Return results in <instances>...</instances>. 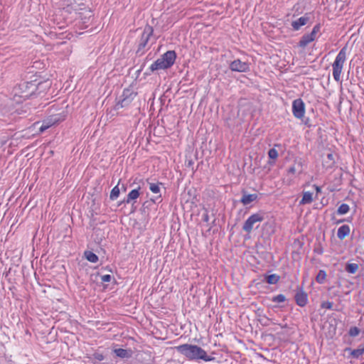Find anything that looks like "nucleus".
Here are the masks:
<instances>
[{"mask_svg":"<svg viewBox=\"0 0 364 364\" xmlns=\"http://www.w3.org/2000/svg\"><path fill=\"white\" fill-rule=\"evenodd\" d=\"M177 352L184 355L188 360H202L213 361L215 358L207 354L206 351L197 345L185 343L175 347Z\"/></svg>","mask_w":364,"mask_h":364,"instance_id":"f257e3e1","label":"nucleus"},{"mask_svg":"<svg viewBox=\"0 0 364 364\" xmlns=\"http://www.w3.org/2000/svg\"><path fill=\"white\" fill-rule=\"evenodd\" d=\"M34 80L31 81H21L14 87V97H19L23 100L28 99L36 95Z\"/></svg>","mask_w":364,"mask_h":364,"instance_id":"f03ea898","label":"nucleus"},{"mask_svg":"<svg viewBox=\"0 0 364 364\" xmlns=\"http://www.w3.org/2000/svg\"><path fill=\"white\" fill-rule=\"evenodd\" d=\"M136 95L137 92H134L132 87L125 88L120 96L119 100L115 105L114 109L117 110L120 108L127 107Z\"/></svg>","mask_w":364,"mask_h":364,"instance_id":"7ed1b4c3","label":"nucleus"},{"mask_svg":"<svg viewBox=\"0 0 364 364\" xmlns=\"http://www.w3.org/2000/svg\"><path fill=\"white\" fill-rule=\"evenodd\" d=\"M154 33V28L151 26H146L144 31L141 34L139 43L138 44V48L136 51V55H141L144 53V48H146L150 37L153 35Z\"/></svg>","mask_w":364,"mask_h":364,"instance_id":"20e7f679","label":"nucleus"},{"mask_svg":"<svg viewBox=\"0 0 364 364\" xmlns=\"http://www.w3.org/2000/svg\"><path fill=\"white\" fill-rule=\"evenodd\" d=\"M321 26L319 23L315 25L309 33L303 35L299 43L298 46L302 48H306L310 43L313 42L317 36L318 33L320 31Z\"/></svg>","mask_w":364,"mask_h":364,"instance_id":"39448f33","label":"nucleus"},{"mask_svg":"<svg viewBox=\"0 0 364 364\" xmlns=\"http://www.w3.org/2000/svg\"><path fill=\"white\" fill-rule=\"evenodd\" d=\"M264 215V213L261 211L251 215L244 223L242 230L247 233H250L256 223L263 221Z\"/></svg>","mask_w":364,"mask_h":364,"instance_id":"423d86ee","label":"nucleus"},{"mask_svg":"<svg viewBox=\"0 0 364 364\" xmlns=\"http://www.w3.org/2000/svg\"><path fill=\"white\" fill-rule=\"evenodd\" d=\"M292 112L297 119H301L305 114V105L301 98L294 100L292 102Z\"/></svg>","mask_w":364,"mask_h":364,"instance_id":"0eeeda50","label":"nucleus"},{"mask_svg":"<svg viewBox=\"0 0 364 364\" xmlns=\"http://www.w3.org/2000/svg\"><path fill=\"white\" fill-rule=\"evenodd\" d=\"M229 68L232 71L239 73H247L250 70V63L247 62H242L240 59H236L232 61Z\"/></svg>","mask_w":364,"mask_h":364,"instance_id":"6e6552de","label":"nucleus"},{"mask_svg":"<svg viewBox=\"0 0 364 364\" xmlns=\"http://www.w3.org/2000/svg\"><path fill=\"white\" fill-rule=\"evenodd\" d=\"M34 86L36 88L35 95L37 96L48 90L51 86V82L49 80H41L40 79L35 78Z\"/></svg>","mask_w":364,"mask_h":364,"instance_id":"1a4fd4ad","label":"nucleus"},{"mask_svg":"<svg viewBox=\"0 0 364 364\" xmlns=\"http://www.w3.org/2000/svg\"><path fill=\"white\" fill-rule=\"evenodd\" d=\"M75 13L78 14L79 18L82 20V23L84 25V26L87 27V23L90 21L93 16L92 11L90 9L84 6L82 11H79Z\"/></svg>","mask_w":364,"mask_h":364,"instance_id":"9d476101","label":"nucleus"},{"mask_svg":"<svg viewBox=\"0 0 364 364\" xmlns=\"http://www.w3.org/2000/svg\"><path fill=\"white\" fill-rule=\"evenodd\" d=\"M341 50H340L336 58L334 63H333V76L334 79L338 82L340 80V75L341 73Z\"/></svg>","mask_w":364,"mask_h":364,"instance_id":"9b49d317","label":"nucleus"},{"mask_svg":"<svg viewBox=\"0 0 364 364\" xmlns=\"http://www.w3.org/2000/svg\"><path fill=\"white\" fill-rule=\"evenodd\" d=\"M294 299L296 304L301 307H304L306 305L308 301V295L303 290L302 287L299 288L296 292Z\"/></svg>","mask_w":364,"mask_h":364,"instance_id":"f8f14e48","label":"nucleus"},{"mask_svg":"<svg viewBox=\"0 0 364 364\" xmlns=\"http://www.w3.org/2000/svg\"><path fill=\"white\" fill-rule=\"evenodd\" d=\"M165 65L171 67L176 59V53L174 50H168L159 58Z\"/></svg>","mask_w":364,"mask_h":364,"instance_id":"ddd939ff","label":"nucleus"},{"mask_svg":"<svg viewBox=\"0 0 364 364\" xmlns=\"http://www.w3.org/2000/svg\"><path fill=\"white\" fill-rule=\"evenodd\" d=\"M65 117H66V115L65 114L64 112H61L59 113L50 114L46 119L48 121V122L52 127L60 122L64 121L65 119Z\"/></svg>","mask_w":364,"mask_h":364,"instance_id":"4468645a","label":"nucleus"},{"mask_svg":"<svg viewBox=\"0 0 364 364\" xmlns=\"http://www.w3.org/2000/svg\"><path fill=\"white\" fill-rule=\"evenodd\" d=\"M309 21V17L307 14L299 18L296 21H293L291 22V26L294 31H298L300 28L304 25H306Z\"/></svg>","mask_w":364,"mask_h":364,"instance_id":"2eb2a0df","label":"nucleus"},{"mask_svg":"<svg viewBox=\"0 0 364 364\" xmlns=\"http://www.w3.org/2000/svg\"><path fill=\"white\" fill-rule=\"evenodd\" d=\"M262 234L270 236L275 232V225L273 221H267L262 225Z\"/></svg>","mask_w":364,"mask_h":364,"instance_id":"dca6fc26","label":"nucleus"},{"mask_svg":"<svg viewBox=\"0 0 364 364\" xmlns=\"http://www.w3.org/2000/svg\"><path fill=\"white\" fill-rule=\"evenodd\" d=\"M140 187L136 189L132 190L127 195V198L122 201L119 205H120L122 203H130L132 200H134L139 198L140 196L139 193Z\"/></svg>","mask_w":364,"mask_h":364,"instance_id":"f3484780","label":"nucleus"},{"mask_svg":"<svg viewBox=\"0 0 364 364\" xmlns=\"http://www.w3.org/2000/svg\"><path fill=\"white\" fill-rule=\"evenodd\" d=\"M258 198V196L255 193L253 194H246L245 191H242V197L240 199V202L244 205H247L252 202L256 200Z\"/></svg>","mask_w":364,"mask_h":364,"instance_id":"a211bd4d","label":"nucleus"},{"mask_svg":"<svg viewBox=\"0 0 364 364\" xmlns=\"http://www.w3.org/2000/svg\"><path fill=\"white\" fill-rule=\"evenodd\" d=\"M113 352L120 358H130L132 356V350L131 349L116 348Z\"/></svg>","mask_w":364,"mask_h":364,"instance_id":"6ab92c4d","label":"nucleus"},{"mask_svg":"<svg viewBox=\"0 0 364 364\" xmlns=\"http://www.w3.org/2000/svg\"><path fill=\"white\" fill-rule=\"evenodd\" d=\"M169 68L170 67H168L167 65H165L160 58H158L151 65L149 70L151 72H154L159 70H166Z\"/></svg>","mask_w":364,"mask_h":364,"instance_id":"aec40b11","label":"nucleus"},{"mask_svg":"<svg viewBox=\"0 0 364 364\" xmlns=\"http://www.w3.org/2000/svg\"><path fill=\"white\" fill-rule=\"evenodd\" d=\"M336 157H338L337 154L333 153H328L326 154V158L323 159V165L326 168H331L335 164Z\"/></svg>","mask_w":364,"mask_h":364,"instance_id":"412c9836","label":"nucleus"},{"mask_svg":"<svg viewBox=\"0 0 364 364\" xmlns=\"http://www.w3.org/2000/svg\"><path fill=\"white\" fill-rule=\"evenodd\" d=\"M313 201V193L306 191L303 193L302 198L299 202L300 205L310 204Z\"/></svg>","mask_w":364,"mask_h":364,"instance_id":"4be33fe9","label":"nucleus"},{"mask_svg":"<svg viewBox=\"0 0 364 364\" xmlns=\"http://www.w3.org/2000/svg\"><path fill=\"white\" fill-rule=\"evenodd\" d=\"M84 257L90 262L96 263L99 260L98 256L92 251L86 250L84 252Z\"/></svg>","mask_w":364,"mask_h":364,"instance_id":"5701e85b","label":"nucleus"},{"mask_svg":"<svg viewBox=\"0 0 364 364\" xmlns=\"http://www.w3.org/2000/svg\"><path fill=\"white\" fill-rule=\"evenodd\" d=\"M264 277L266 282L269 284H275L280 279V277L276 274L265 275Z\"/></svg>","mask_w":364,"mask_h":364,"instance_id":"b1692460","label":"nucleus"},{"mask_svg":"<svg viewBox=\"0 0 364 364\" xmlns=\"http://www.w3.org/2000/svg\"><path fill=\"white\" fill-rule=\"evenodd\" d=\"M321 306L323 309H333V310L339 311L338 304H335L333 301H323L321 303Z\"/></svg>","mask_w":364,"mask_h":364,"instance_id":"393cba45","label":"nucleus"},{"mask_svg":"<svg viewBox=\"0 0 364 364\" xmlns=\"http://www.w3.org/2000/svg\"><path fill=\"white\" fill-rule=\"evenodd\" d=\"M147 183H149V189L150 191L153 193H160V191H161V188H160V185H162V183H149V179L146 180Z\"/></svg>","mask_w":364,"mask_h":364,"instance_id":"a878e982","label":"nucleus"},{"mask_svg":"<svg viewBox=\"0 0 364 364\" xmlns=\"http://www.w3.org/2000/svg\"><path fill=\"white\" fill-rule=\"evenodd\" d=\"M119 182L111 191V193L109 195V198L111 200H116L119 196L120 190L119 188Z\"/></svg>","mask_w":364,"mask_h":364,"instance_id":"bb28decb","label":"nucleus"},{"mask_svg":"<svg viewBox=\"0 0 364 364\" xmlns=\"http://www.w3.org/2000/svg\"><path fill=\"white\" fill-rule=\"evenodd\" d=\"M363 354H364V345L362 347H360L357 349L352 350L350 351V355L355 358H358Z\"/></svg>","mask_w":364,"mask_h":364,"instance_id":"cd10ccee","label":"nucleus"},{"mask_svg":"<svg viewBox=\"0 0 364 364\" xmlns=\"http://www.w3.org/2000/svg\"><path fill=\"white\" fill-rule=\"evenodd\" d=\"M326 271L321 269L318 271V272L316 275V281L318 284H323L324 282V281L326 280Z\"/></svg>","mask_w":364,"mask_h":364,"instance_id":"c85d7f7f","label":"nucleus"},{"mask_svg":"<svg viewBox=\"0 0 364 364\" xmlns=\"http://www.w3.org/2000/svg\"><path fill=\"white\" fill-rule=\"evenodd\" d=\"M359 269V266L358 264L355 263H350L347 264L346 267V269L348 272L354 274Z\"/></svg>","mask_w":364,"mask_h":364,"instance_id":"c756f323","label":"nucleus"},{"mask_svg":"<svg viewBox=\"0 0 364 364\" xmlns=\"http://www.w3.org/2000/svg\"><path fill=\"white\" fill-rule=\"evenodd\" d=\"M336 215H341V205H338V203H337V210L333 213L332 216V220L334 222V223L339 224L341 223V220H337L336 218Z\"/></svg>","mask_w":364,"mask_h":364,"instance_id":"7c9ffc66","label":"nucleus"},{"mask_svg":"<svg viewBox=\"0 0 364 364\" xmlns=\"http://www.w3.org/2000/svg\"><path fill=\"white\" fill-rule=\"evenodd\" d=\"M285 301H286V296L282 294H278L277 296H274L272 298V301H273L274 303H282V302H284Z\"/></svg>","mask_w":364,"mask_h":364,"instance_id":"2f4dec72","label":"nucleus"},{"mask_svg":"<svg viewBox=\"0 0 364 364\" xmlns=\"http://www.w3.org/2000/svg\"><path fill=\"white\" fill-rule=\"evenodd\" d=\"M90 359H93V360H98V361H102L104 360L105 358V356L102 353L98 352V351H95L91 357H89Z\"/></svg>","mask_w":364,"mask_h":364,"instance_id":"473e14b6","label":"nucleus"},{"mask_svg":"<svg viewBox=\"0 0 364 364\" xmlns=\"http://www.w3.org/2000/svg\"><path fill=\"white\" fill-rule=\"evenodd\" d=\"M268 156L271 159H276L278 157V151L275 149H270L268 151Z\"/></svg>","mask_w":364,"mask_h":364,"instance_id":"72a5a7b5","label":"nucleus"},{"mask_svg":"<svg viewBox=\"0 0 364 364\" xmlns=\"http://www.w3.org/2000/svg\"><path fill=\"white\" fill-rule=\"evenodd\" d=\"M360 333V329L356 327V326H353V327H351L349 330V335L352 337H355V336H357Z\"/></svg>","mask_w":364,"mask_h":364,"instance_id":"f704fd0d","label":"nucleus"},{"mask_svg":"<svg viewBox=\"0 0 364 364\" xmlns=\"http://www.w3.org/2000/svg\"><path fill=\"white\" fill-rule=\"evenodd\" d=\"M338 324V322L336 320V318H330V321H329V325L331 328H333V330L331 331L333 333H335V331H336V326Z\"/></svg>","mask_w":364,"mask_h":364,"instance_id":"c9c22d12","label":"nucleus"},{"mask_svg":"<svg viewBox=\"0 0 364 364\" xmlns=\"http://www.w3.org/2000/svg\"><path fill=\"white\" fill-rule=\"evenodd\" d=\"M350 228L348 225H343V238L350 234Z\"/></svg>","mask_w":364,"mask_h":364,"instance_id":"e433bc0d","label":"nucleus"},{"mask_svg":"<svg viewBox=\"0 0 364 364\" xmlns=\"http://www.w3.org/2000/svg\"><path fill=\"white\" fill-rule=\"evenodd\" d=\"M112 277L109 274H105L101 276V280L103 282H109L111 281Z\"/></svg>","mask_w":364,"mask_h":364,"instance_id":"4c0bfd02","label":"nucleus"},{"mask_svg":"<svg viewBox=\"0 0 364 364\" xmlns=\"http://www.w3.org/2000/svg\"><path fill=\"white\" fill-rule=\"evenodd\" d=\"M202 219L205 223H208L209 221V215L207 209H205V211L202 215Z\"/></svg>","mask_w":364,"mask_h":364,"instance_id":"58836bf2","label":"nucleus"},{"mask_svg":"<svg viewBox=\"0 0 364 364\" xmlns=\"http://www.w3.org/2000/svg\"><path fill=\"white\" fill-rule=\"evenodd\" d=\"M349 211V206L346 204L343 203V215L347 213Z\"/></svg>","mask_w":364,"mask_h":364,"instance_id":"ea45409f","label":"nucleus"},{"mask_svg":"<svg viewBox=\"0 0 364 364\" xmlns=\"http://www.w3.org/2000/svg\"><path fill=\"white\" fill-rule=\"evenodd\" d=\"M41 124L43 126L46 127V129H48V128H50L51 127L46 119L42 122Z\"/></svg>","mask_w":364,"mask_h":364,"instance_id":"a19ab883","label":"nucleus"},{"mask_svg":"<svg viewBox=\"0 0 364 364\" xmlns=\"http://www.w3.org/2000/svg\"><path fill=\"white\" fill-rule=\"evenodd\" d=\"M46 130V127L43 126L42 124H41V127L38 128V132H39V133H43V132H44Z\"/></svg>","mask_w":364,"mask_h":364,"instance_id":"79ce46f5","label":"nucleus"},{"mask_svg":"<svg viewBox=\"0 0 364 364\" xmlns=\"http://www.w3.org/2000/svg\"><path fill=\"white\" fill-rule=\"evenodd\" d=\"M337 236L339 239H341V226L338 228Z\"/></svg>","mask_w":364,"mask_h":364,"instance_id":"37998d69","label":"nucleus"},{"mask_svg":"<svg viewBox=\"0 0 364 364\" xmlns=\"http://www.w3.org/2000/svg\"><path fill=\"white\" fill-rule=\"evenodd\" d=\"M313 187L316 190V194H318V193L321 192V187H319V186H318L316 185H314Z\"/></svg>","mask_w":364,"mask_h":364,"instance_id":"c03bdc74","label":"nucleus"},{"mask_svg":"<svg viewBox=\"0 0 364 364\" xmlns=\"http://www.w3.org/2000/svg\"><path fill=\"white\" fill-rule=\"evenodd\" d=\"M341 105V94L339 95V101H338V112H340V107Z\"/></svg>","mask_w":364,"mask_h":364,"instance_id":"a18cd8bd","label":"nucleus"},{"mask_svg":"<svg viewBox=\"0 0 364 364\" xmlns=\"http://www.w3.org/2000/svg\"><path fill=\"white\" fill-rule=\"evenodd\" d=\"M161 197V194H159L158 196H156V198H151V200L153 202V203H156V200L160 198Z\"/></svg>","mask_w":364,"mask_h":364,"instance_id":"49530a36","label":"nucleus"},{"mask_svg":"<svg viewBox=\"0 0 364 364\" xmlns=\"http://www.w3.org/2000/svg\"><path fill=\"white\" fill-rule=\"evenodd\" d=\"M144 65H145V63H144V64L141 66V68H140L136 71L137 75H139V73L142 71L143 68L144 67Z\"/></svg>","mask_w":364,"mask_h":364,"instance_id":"de8ad7c7","label":"nucleus"},{"mask_svg":"<svg viewBox=\"0 0 364 364\" xmlns=\"http://www.w3.org/2000/svg\"><path fill=\"white\" fill-rule=\"evenodd\" d=\"M193 165V161L192 160H189L188 162H187V166L188 167H191Z\"/></svg>","mask_w":364,"mask_h":364,"instance_id":"09e8293b","label":"nucleus"},{"mask_svg":"<svg viewBox=\"0 0 364 364\" xmlns=\"http://www.w3.org/2000/svg\"><path fill=\"white\" fill-rule=\"evenodd\" d=\"M295 168L294 166H291L289 168V173H295Z\"/></svg>","mask_w":364,"mask_h":364,"instance_id":"8fccbe9b","label":"nucleus"},{"mask_svg":"<svg viewBox=\"0 0 364 364\" xmlns=\"http://www.w3.org/2000/svg\"><path fill=\"white\" fill-rule=\"evenodd\" d=\"M341 11V6H340V8L338 9V11L336 12V16H339V13H340Z\"/></svg>","mask_w":364,"mask_h":364,"instance_id":"3c124183","label":"nucleus"},{"mask_svg":"<svg viewBox=\"0 0 364 364\" xmlns=\"http://www.w3.org/2000/svg\"><path fill=\"white\" fill-rule=\"evenodd\" d=\"M304 124H308V120L305 121V122H304Z\"/></svg>","mask_w":364,"mask_h":364,"instance_id":"603ef678","label":"nucleus"},{"mask_svg":"<svg viewBox=\"0 0 364 364\" xmlns=\"http://www.w3.org/2000/svg\"><path fill=\"white\" fill-rule=\"evenodd\" d=\"M122 190L126 191V188L123 186Z\"/></svg>","mask_w":364,"mask_h":364,"instance_id":"864d4df0","label":"nucleus"},{"mask_svg":"<svg viewBox=\"0 0 364 364\" xmlns=\"http://www.w3.org/2000/svg\"><path fill=\"white\" fill-rule=\"evenodd\" d=\"M122 190L126 191V188L123 186Z\"/></svg>","mask_w":364,"mask_h":364,"instance_id":"5fc2aeb1","label":"nucleus"},{"mask_svg":"<svg viewBox=\"0 0 364 364\" xmlns=\"http://www.w3.org/2000/svg\"><path fill=\"white\" fill-rule=\"evenodd\" d=\"M92 363H93L94 364H96V363H95V361H93V360H92Z\"/></svg>","mask_w":364,"mask_h":364,"instance_id":"6e6d98bb","label":"nucleus"},{"mask_svg":"<svg viewBox=\"0 0 364 364\" xmlns=\"http://www.w3.org/2000/svg\"><path fill=\"white\" fill-rule=\"evenodd\" d=\"M338 0H336V3H337Z\"/></svg>","mask_w":364,"mask_h":364,"instance_id":"4d7b16f0","label":"nucleus"}]
</instances>
